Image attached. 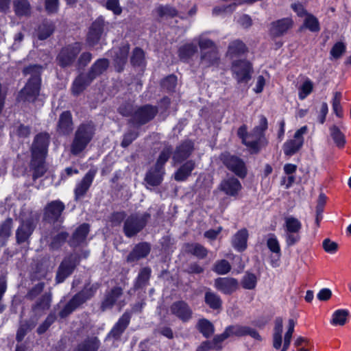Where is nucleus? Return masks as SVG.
Masks as SVG:
<instances>
[{"label":"nucleus","mask_w":351,"mask_h":351,"mask_svg":"<svg viewBox=\"0 0 351 351\" xmlns=\"http://www.w3.org/2000/svg\"><path fill=\"white\" fill-rule=\"evenodd\" d=\"M206 34L202 33L194 38V41L198 43L201 53L206 51L217 50L215 43L206 36Z\"/></svg>","instance_id":"c9c22d12"},{"label":"nucleus","mask_w":351,"mask_h":351,"mask_svg":"<svg viewBox=\"0 0 351 351\" xmlns=\"http://www.w3.org/2000/svg\"><path fill=\"white\" fill-rule=\"evenodd\" d=\"M51 300L50 294H45L36 304L34 306V310L45 311L46 309H48L50 306Z\"/></svg>","instance_id":"bf43d9fd"},{"label":"nucleus","mask_w":351,"mask_h":351,"mask_svg":"<svg viewBox=\"0 0 351 351\" xmlns=\"http://www.w3.org/2000/svg\"><path fill=\"white\" fill-rule=\"evenodd\" d=\"M197 51V47L195 43H186L179 49L178 55L181 60L186 62Z\"/></svg>","instance_id":"e433bc0d"},{"label":"nucleus","mask_w":351,"mask_h":351,"mask_svg":"<svg viewBox=\"0 0 351 351\" xmlns=\"http://www.w3.org/2000/svg\"><path fill=\"white\" fill-rule=\"evenodd\" d=\"M171 313L182 320L187 322L192 318L193 311L184 301L180 300L173 302L170 307Z\"/></svg>","instance_id":"f3484780"},{"label":"nucleus","mask_w":351,"mask_h":351,"mask_svg":"<svg viewBox=\"0 0 351 351\" xmlns=\"http://www.w3.org/2000/svg\"><path fill=\"white\" fill-rule=\"evenodd\" d=\"M282 330H283L282 319L281 317H277L275 319L274 333H273V346L276 350H279L282 346Z\"/></svg>","instance_id":"c756f323"},{"label":"nucleus","mask_w":351,"mask_h":351,"mask_svg":"<svg viewBox=\"0 0 351 351\" xmlns=\"http://www.w3.org/2000/svg\"><path fill=\"white\" fill-rule=\"evenodd\" d=\"M79 262L76 255H71L61 263L56 275L57 283L62 282L73 271Z\"/></svg>","instance_id":"2eb2a0df"},{"label":"nucleus","mask_w":351,"mask_h":351,"mask_svg":"<svg viewBox=\"0 0 351 351\" xmlns=\"http://www.w3.org/2000/svg\"><path fill=\"white\" fill-rule=\"evenodd\" d=\"M93 79L88 75H80L73 82L72 92L74 95H79L82 93L86 86H88Z\"/></svg>","instance_id":"f704fd0d"},{"label":"nucleus","mask_w":351,"mask_h":351,"mask_svg":"<svg viewBox=\"0 0 351 351\" xmlns=\"http://www.w3.org/2000/svg\"><path fill=\"white\" fill-rule=\"evenodd\" d=\"M197 328L199 332L206 338L211 336L215 331L213 324L206 319L199 320L197 323Z\"/></svg>","instance_id":"37998d69"},{"label":"nucleus","mask_w":351,"mask_h":351,"mask_svg":"<svg viewBox=\"0 0 351 351\" xmlns=\"http://www.w3.org/2000/svg\"><path fill=\"white\" fill-rule=\"evenodd\" d=\"M267 246L273 254H276V256H278V253H280V243L275 234H268L267 239Z\"/></svg>","instance_id":"3c124183"},{"label":"nucleus","mask_w":351,"mask_h":351,"mask_svg":"<svg viewBox=\"0 0 351 351\" xmlns=\"http://www.w3.org/2000/svg\"><path fill=\"white\" fill-rule=\"evenodd\" d=\"M151 274V269L148 267H145L142 269L138 274L136 285L138 287H141L145 285V283L148 281Z\"/></svg>","instance_id":"e2e57ef3"},{"label":"nucleus","mask_w":351,"mask_h":351,"mask_svg":"<svg viewBox=\"0 0 351 351\" xmlns=\"http://www.w3.org/2000/svg\"><path fill=\"white\" fill-rule=\"evenodd\" d=\"M346 45L342 42H338L334 45L330 50V55L335 59L339 58L346 51Z\"/></svg>","instance_id":"680f3d73"},{"label":"nucleus","mask_w":351,"mask_h":351,"mask_svg":"<svg viewBox=\"0 0 351 351\" xmlns=\"http://www.w3.org/2000/svg\"><path fill=\"white\" fill-rule=\"evenodd\" d=\"M171 154V148L166 147L159 155L156 165L151 169L146 174L145 181L151 186L159 185L165 173L163 166L168 160Z\"/></svg>","instance_id":"39448f33"},{"label":"nucleus","mask_w":351,"mask_h":351,"mask_svg":"<svg viewBox=\"0 0 351 351\" xmlns=\"http://www.w3.org/2000/svg\"><path fill=\"white\" fill-rule=\"evenodd\" d=\"M247 51L245 43L240 40H234L230 43L226 56L231 60H236Z\"/></svg>","instance_id":"4be33fe9"},{"label":"nucleus","mask_w":351,"mask_h":351,"mask_svg":"<svg viewBox=\"0 0 351 351\" xmlns=\"http://www.w3.org/2000/svg\"><path fill=\"white\" fill-rule=\"evenodd\" d=\"M304 26L311 32H317L319 29L317 19L311 14H306L304 20Z\"/></svg>","instance_id":"13d9d810"},{"label":"nucleus","mask_w":351,"mask_h":351,"mask_svg":"<svg viewBox=\"0 0 351 351\" xmlns=\"http://www.w3.org/2000/svg\"><path fill=\"white\" fill-rule=\"evenodd\" d=\"M104 21L102 18H98L92 24L87 37V42L89 45L94 46L98 43L104 31Z\"/></svg>","instance_id":"412c9836"},{"label":"nucleus","mask_w":351,"mask_h":351,"mask_svg":"<svg viewBox=\"0 0 351 351\" xmlns=\"http://www.w3.org/2000/svg\"><path fill=\"white\" fill-rule=\"evenodd\" d=\"M156 12L160 17L162 18L173 17L178 14L176 8L169 5H158L156 8Z\"/></svg>","instance_id":"49530a36"},{"label":"nucleus","mask_w":351,"mask_h":351,"mask_svg":"<svg viewBox=\"0 0 351 351\" xmlns=\"http://www.w3.org/2000/svg\"><path fill=\"white\" fill-rule=\"evenodd\" d=\"M221 159L227 168L234 172L237 176L240 178H244L245 176L247 171L242 160L238 157L231 156L229 154H222Z\"/></svg>","instance_id":"4468645a"},{"label":"nucleus","mask_w":351,"mask_h":351,"mask_svg":"<svg viewBox=\"0 0 351 351\" xmlns=\"http://www.w3.org/2000/svg\"><path fill=\"white\" fill-rule=\"evenodd\" d=\"M246 327L239 325L230 326L227 327L225 330L228 337L232 336L241 337L245 335Z\"/></svg>","instance_id":"4d7b16f0"},{"label":"nucleus","mask_w":351,"mask_h":351,"mask_svg":"<svg viewBox=\"0 0 351 351\" xmlns=\"http://www.w3.org/2000/svg\"><path fill=\"white\" fill-rule=\"evenodd\" d=\"M14 12L18 16H27L31 12V6L28 0H14Z\"/></svg>","instance_id":"58836bf2"},{"label":"nucleus","mask_w":351,"mask_h":351,"mask_svg":"<svg viewBox=\"0 0 351 351\" xmlns=\"http://www.w3.org/2000/svg\"><path fill=\"white\" fill-rule=\"evenodd\" d=\"M94 134L95 127L93 123H82L79 125L71 144V153L74 155L81 153L90 142Z\"/></svg>","instance_id":"20e7f679"},{"label":"nucleus","mask_w":351,"mask_h":351,"mask_svg":"<svg viewBox=\"0 0 351 351\" xmlns=\"http://www.w3.org/2000/svg\"><path fill=\"white\" fill-rule=\"evenodd\" d=\"M89 232V226L87 223L80 225L74 232L69 243L73 247H77L86 243Z\"/></svg>","instance_id":"393cba45"},{"label":"nucleus","mask_w":351,"mask_h":351,"mask_svg":"<svg viewBox=\"0 0 351 351\" xmlns=\"http://www.w3.org/2000/svg\"><path fill=\"white\" fill-rule=\"evenodd\" d=\"M12 220L7 219L0 226V243L4 245L6 239L11 235Z\"/></svg>","instance_id":"c03bdc74"},{"label":"nucleus","mask_w":351,"mask_h":351,"mask_svg":"<svg viewBox=\"0 0 351 351\" xmlns=\"http://www.w3.org/2000/svg\"><path fill=\"white\" fill-rule=\"evenodd\" d=\"M257 282L256 276L254 274L247 273L243 278L241 285L245 289H253Z\"/></svg>","instance_id":"5fc2aeb1"},{"label":"nucleus","mask_w":351,"mask_h":351,"mask_svg":"<svg viewBox=\"0 0 351 351\" xmlns=\"http://www.w3.org/2000/svg\"><path fill=\"white\" fill-rule=\"evenodd\" d=\"M193 148V144L191 141H185L177 147L173 156V160L176 163H180L187 158Z\"/></svg>","instance_id":"b1692460"},{"label":"nucleus","mask_w":351,"mask_h":351,"mask_svg":"<svg viewBox=\"0 0 351 351\" xmlns=\"http://www.w3.org/2000/svg\"><path fill=\"white\" fill-rule=\"evenodd\" d=\"M36 216L31 215L25 220H22L16 230V238L19 243L26 241L32 234L38 221Z\"/></svg>","instance_id":"ddd939ff"},{"label":"nucleus","mask_w":351,"mask_h":351,"mask_svg":"<svg viewBox=\"0 0 351 351\" xmlns=\"http://www.w3.org/2000/svg\"><path fill=\"white\" fill-rule=\"evenodd\" d=\"M53 32V25L51 23H43L38 29V37L40 40L48 38Z\"/></svg>","instance_id":"603ef678"},{"label":"nucleus","mask_w":351,"mask_h":351,"mask_svg":"<svg viewBox=\"0 0 351 351\" xmlns=\"http://www.w3.org/2000/svg\"><path fill=\"white\" fill-rule=\"evenodd\" d=\"M42 69V66L36 64L31 65L23 69L24 75H29L30 78L19 95L20 101H34L36 99L40 88Z\"/></svg>","instance_id":"7ed1b4c3"},{"label":"nucleus","mask_w":351,"mask_h":351,"mask_svg":"<svg viewBox=\"0 0 351 351\" xmlns=\"http://www.w3.org/2000/svg\"><path fill=\"white\" fill-rule=\"evenodd\" d=\"M230 70L233 78L239 84L248 82L253 73L252 64L246 59L233 60Z\"/></svg>","instance_id":"1a4fd4ad"},{"label":"nucleus","mask_w":351,"mask_h":351,"mask_svg":"<svg viewBox=\"0 0 351 351\" xmlns=\"http://www.w3.org/2000/svg\"><path fill=\"white\" fill-rule=\"evenodd\" d=\"M72 116L69 111L63 112L59 119L58 130L60 134L66 135L73 130Z\"/></svg>","instance_id":"cd10ccee"},{"label":"nucleus","mask_w":351,"mask_h":351,"mask_svg":"<svg viewBox=\"0 0 351 351\" xmlns=\"http://www.w3.org/2000/svg\"><path fill=\"white\" fill-rule=\"evenodd\" d=\"M322 246L324 250L329 254H335L338 249V244L336 242L332 241L329 239H325L323 241Z\"/></svg>","instance_id":"774afa93"},{"label":"nucleus","mask_w":351,"mask_h":351,"mask_svg":"<svg viewBox=\"0 0 351 351\" xmlns=\"http://www.w3.org/2000/svg\"><path fill=\"white\" fill-rule=\"evenodd\" d=\"M238 281L233 278H218L215 280V287L223 294L230 295L238 288Z\"/></svg>","instance_id":"6ab92c4d"},{"label":"nucleus","mask_w":351,"mask_h":351,"mask_svg":"<svg viewBox=\"0 0 351 351\" xmlns=\"http://www.w3.org/2000/svg\"><path fill=\"white\" fill-rule=\"evenodd\" d=\"M205 302L213 309H218L221 306L220 297L211 291H207L205 293Z\"/></svg>","instance_id":"a18cd8bd"},{"label":"nucleus","mask_w":351,"mask_h":351,"mask_svg":"<svg viewBox=\"0 0 351 351\" xmlns=\"http://www.w3.org/2000/svg\"><path fill=\"white\" fill-rule=\"evenodd\" d=\"M108 64L107 59H99L92 66L88 75L93 80L97 75L102 73L108 68Z\"/></svg>","instance_id":"ea45409f"},{"label":"nucleus","mask_w":351,"mask_h":351,"mask_svg":"<svg viewBox=\"0 0 351 351\" xmlns=\"http://www.w3.org/2000/svg\"><path fill=\"white\" fill-rule=\"evenodd\" d=\"M230 269V264L224 259L217 261L213 267V271L219 275L226 274Z\"/></svg>","instance_id":"864d4df0"},{"label":"nucleus","mask_w":351,"mask_h":351,"mask_svg":"<svg viewBox=\"0 0 351 351\" xmlns=\"http://www.w3.org/2000/svg\"><path fill=\"white\" fill-rule=\"evenodd\" d=\"M119 110L123 116L132 115V122L140 125L152 119L158 112L156 107L147 105L139 108L132 114V106L130 104L119 107Z\"/></svg>","instance_id":"423d86ee"},{"label":"nucleus","mask_w":351,"mask_h":351,"mask_svg":"<svg viewBox=\"0 0 351 351\" xmlns=\"http://www.w3.org/2000/svg\"><path fill=\"white\" fill-rule=\"evenodd\" d=\"M341 94L339 92H336L334 94L333 99H332V109L335 114L340 117L342 116V110L341 107Z\"/></svg>","instance_id":"0e129e2a"},{"label":"nucleus","mask_w":351,"mask_h":351,"mask_svg":"<svg viewBox=\"0 0 351 351\" xmlns=\"http://www.w3.org/2000/svg\"><path fill=\"white\" fill-rule=\"evenodd\" d=\"M64 209V205L62 202L59 200L52 201L45 208L44 218L49 223L58 221Z\"/></svg>","instance_id":"a211bd4d"},{"label":"nucleus","mask_w":351,"mask_h":351,"mask_svg":"<svg viewBox=\"0 0 351 351\" xmlns=\"http://www.w3.org/2000/svg\"><path fill=\"white\" fill-rule=\"evenodd\" d=\"M81 49V44L79 43L62 48L57 57L59 65L65 67L71 64Z\"/></svg>","instance_id":"9b49d317"},{"label":"nucleus","mask_w":351,"mask_h":351,"mask_svg":"<svg viewBox=\"0 0 351 351\" xmlns=\"http://www.w3.org/2000/svg\"><path fill=\"white\" fill-rule=\"evenodd\" d=\"M306 125L302 126L294 134L293 138L287 141L283 146V151L285 155L292 156L296 153L304 144V134L307 132Z\"/></svg>","instance_id":"f8f14e48"},{"label":"nucleus","mask_w":351,"mask_h":351,"mask_svg":"<svg viewBox=\"0 0 351 351\" xmlns=\"http://www.w3.org/2000/svg\"><path fill=\"white\" fill-rule=\"evenodd\" d=\"M284 221L283 227L286 243L288 246L294 245L301 239L302 222L298 218L291 215L285 217Z\"/></svg>","instance_id":"6e6552de"},{"label":"nucleus","mask_w":351,"mask_h":351,"mask_svg":"<svg viewBox=\"0 0 351 351\" xmlns=\"http://www.w3.org/2000/svg\"><path fill=\"white\" fill-rule=\"evenodd\" d=\"M34 326L35 323H21L16 332V340L18 341H21L27 334V331L33 328Z\"/></svg>","instance_id":"052dcab7"},{"label":"nucleus","mask_w":351,"mask_h":351,"mask_svg":"<svg viewBox=\"0 0 351 351\" xmlns=\"http://www.w3.org/2000/svg\"><path fill=\"white\" fill-rule=\"evenodd\" d=\"M96 173V169H90L84 178L77 182L74 189L75 199H81L85 195L93 182Z\"/></svg>","instance_id":"dca6fc26"},{"label":"nucleus","mask_w":351,"mask_h":351,"mask_svg":"<svg viewBox=\"0 0 351 351\" xmlns=\"http://www.w3.org/2000/svg\"><path fill=\"white\" fill-rule=\"evenodd\" d=\"M248 231L245 228L239 230L232 238V245L238 252H243L247 248Z\"/></svg>","instance_id":"a878e982"},{"label":"nucleus","mask_w":351,"mask_h":351,"mask_svg":"<svg viewBox=\"0 0 351 351\" xmlns=\"http://www.w3.org/2000/svg\"><path fill=\"white\" fill-rule=\"evenodd\" d=\"M267 128V120L265 117L261 116L259 124L248 133L247 126L243 125L237 131L239 137L242 143L253 152H258L261 148L267 144L265 136V131Z\"/></svg>","instance_id":"f03ea898"},{"label":"nucleus","mask_w":351,"mask_h":351,"mask_svg":"<svg viewBox=\"0 0 351 351\" xmlns=\"http://www.w3.org/2000/svg\"><path fill=\"white\" fill-rule=\"evenodd\" d=\"M122 295V290L119 287H114L109 292L101 304L103 311L111 308L115 304Z\"/></svg>","instance_id":"473e14b6"},{"label":"nucleus","mask_w":351,"mask_h":351,"mask_svg":"<svg viewBox=\"0 0 351 351\" xmlns=\"http://www.w3.org/2000/svg\"><path fill=\"white\" fill-rule=\"evenodd\" d=\"M150 215L148 213H136L129 216L125 221L123 231L128 237L139 232L146 225Z\"/></svg>","instance_id":"9d476101"},{"label":"nucleus","mask_w":351,"mask_h":351,"mask_svg":"<svg viewBox=\"0 0 351 351\" xmlns=\"http://www.w3.org/2000/svg\"><path fill=\"white\" fill-rule=\"evenodd\" d=\"M130 49L128 44H124L118 50L114 51V62L118 71L123 69V66L127 61L128 55Z\"/></svg>","instance_id":"2f4dec72"},{"label":"nucleus","mask_w":351,"mask_h":351,"mask_svg":"<svg viewBox=\"0 0 351 351\" xmlns=\"http://www.w3.org/2000/svg\"><path fill=\"white\" fill-rule=\"evenodd\" d=\"M349 315V311L347 309L336 310L332 317L330 324L333 326H343Z\"/></svg>","instance_id":"a19ab883"},{"label":"nucleus","mask_w":351,"mask_h":351,"mask_svg":"<svg viewBox=\"0 0 351 351\" xmlns=\"http://www.w3.org/2000/svg\"><path fill=\"white\" fill-rule=\"evenodd\" d=\"M68 234L65 232H61L55 236L51 243V247L57 249L60 247L66 240Z\"/></svg>","instance_id":"69168bd1"},{"label":"nucleus","mask_w":351,"mask_h":351,"mask_svg":"<svg viewBox=\"0 0 351 351\" xmlns=\"http://www.w3.org/2000/svg\"><path fill=\"white\" fill-rule=\"evenodd\" d=\"M150 251V247L147 243H142L136 245L134 250L128 256V262H134L140 258L145 257Z\"/></svg>","instance_id":"c85d7f7f"},{"label":"nucleus","mask_w":351,"mask_h":351,"mask_svg":"<svg viewBox=\"0 0 351 351\" xmlns=\"http://www.w3.org/2000/svg\"><path fill=\"white\" fill-rule=\"evenodd\" d=\"M219 189L226 195L231 197L237 196L242 189L238 179L231 177L224 179L219 185Z\"/></svg>","instance_id":"aec40b11"},{"label":"nucleus","mask_w":351,"mask_h":351,"mask_svg":"<svg viewBox=\"0 0 351 351\" xmlns=\"http://www.w3.org/2000/svg\"><path fill=\"white\" fill-rule=\"evenodd\" d=\"M295 322L293 319L289 320L288 328L284 337L283 346L281 351H287L290 346L292 335L294 332Z\"/></svg>","instance_id":"09e8293b"},{"label":"nucleus","mask_w":351,"mask_h":351,"mask_svg":"<svg viewBox=\"0 0 351 351\" xmlns=\"http://www.w3.org/2000/svg\"><path fill=\"white\" fill-rule=\"evenodd\" d=\"M99 344L97 337H90L80 343L74 351H97Z\"/></svg>","instance_id":"4c0bfd02"},{"label":"nucleus","mask_w":351,"mask_h":351,"mask_svg":"<svg viewBox=\"0 0 351 351\" xmlns=\"http://www.w3.org/2000/svg\"><path fill=\"white\" fill-rule=\"evenodd\" d=\"M98 285H88L84 287V289L76 294L64 306V308L60 312L59 315L62 318L66 317L70 313H71L76 308L80 305L85 302L87 300H89L94 295Z\"/></svg>","instance_id":"0eeeda50"},{"label":"nucleus","mask_w":351,"mask_h":351,"mask_svg":"<svg viewBox=\"0 0 351 351\" xmlns=\"http://www.w3.org/2000/svg\"><path fill=\"white\" fill-rule=\"evenodd\" d=\"M130 320V315L128 313H125L114 324L110 330L108 338L118 339L128 327Z\"/></svg>","instance_id":"5701e85b"},{"label":"nucleus","mask_w":351,"mask_h":351,"mask_svg":"<svg viewBox=\"0 0 351 351\" xmlns=\"http://www.w3.org/2000/svg\"><path fill=\"white\" fill-rule=\"evenodd\" d=\"M131 63L134 66H145V54L142 49L136 48L133 51L132 56L131 57Z\"/></svg>","instance_id":"8fccbe9b"},{"label":"nucleus","mask_w":351,"mask_h":351,"mask_svg":"<svg viewBox=\"0 0 351 351\" xmlns=\"http://www.w3.org/2000/svg\"><path fill=\"white\" fill-rule=\"evenodd\" d=\"M177 84V78L175 75H169L162 82V86L163 88L168 91H173Z\"/></svg>","instance_id":"338daca9"},{"label":"nucleus","mask_w":351,"mask_h":351,"mask_svg":"<svg viewBox=\"0 0 351 351\" xmlns=\"http://www.w3.org/2000/svg\"><path fill=\"white\" fill-rule=\"evenodd\" d=\"M186 250L188 252L193 254L194 256L203 258L207 255V250L200 244L191 243L186 245Z\"/></svg>","instance_id":"de8ad7c7"},{"label":"nucleus","mask_w":351,"mask_h":351,"mask_svg":"<svg viewBox=\"0 0 351 351\" xmlns=\"http://www.w3.org/2000/svg\"><path fill=\"white\" fill-rule=\"evenodd\" d=\"M293 21L291 18H285L271 24L270 32L274 36H279L285 33L292 27Z\"/></svg>","instance_id":"bb28decb"},{"label":"nucleus","mask_w":351,"mask_h":351,"mask_svg":"<svg viewBox=\"0 0 351 351\" xmlns=\"http://www.w3.org/2000/svg\"><path fill=\"white\" fill-rule=\"evenodd\" d=\"M313 82L310 80H306L299 88L298 96L301 100L304 99L313 90Z\"/></svg>","instance_id":"6e6d98bb"},{"label":"nucleus","mask_w":351,"mask_h":351,"mask_svg":"<svg viewBox=\"0 0 351 351\" xmlns=\"http://www.w3.org/2000/svg\"><path fill=\"white\" fill-rule=\"evenodd\" d=\"M218 60L217 50L206 51L201 53L199 64L202 68H206L216 64Z\"/></svg>","instance_id":"7c9ffc66"},{"label":"nucleus","mask_w":351,"mask_h":351,"mask_svg":"<svg viewBox=\"0 0 351 351\" xmlns=\"http://www.w3.org/2000/svg\"><path fill=\"white\" fill-rule=\"evenodd\" d=\"M49 144V136L47 133H40L36 136L32 145L31 168L34 170L33 177L43 176L46 171L45 160Z\"/></svg>","instance_id":"f257e3e1"},{"label":"nucleus","mask_w":351,"mask_h":351,"mask_svg":"<svg viewBox=\"0 0 351 351\" xmlns=\"http://www.w3.org/2000/svg\"><path fill=\"white\" fill-rule=\"evenodd\" d=\"M330 134L337 147H343L345 145V136L337 125H332L330 128Z\"/></svg>","instance_id":"79ce46f5"},{"label":"nucleus","mask_w":351,"mask_h":351,"mask_svg":"<svg viewBox=\"0 0 351 351\" xmlns=\"http://www.w3.org/2000/svg\"><path fill=\"white\" fill-rule=\"evenodd\" d=\"M195 168V163L192 160L186 162L182 165L178 171L175 173L174 178L176 180L182 182L186 180V178L191 175L192 171Z\"/></svg>","instance_id":"72a5a7b5"}]
</instances>
